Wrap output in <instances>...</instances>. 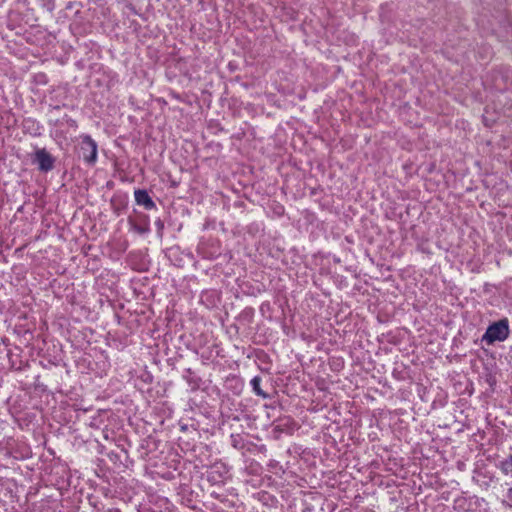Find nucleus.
Segmentation results:
<instances>
[{"label": "nucleus", "mask_w": 512, "mask_h": 512, "mask_svg": "<svg viewBox=\"0 0 512 512\" xmlns=\"http://www.w3.org/2000/svg\"><path fill=\"white\" fill-rule=\"evenodd\" d=\"M510 335L509 320L504 317L491 322L481 337V341L486 345H494L496 342L505 341Z\"/></svg>", "instance_id": "nucleus-1"}, {"label": "nucleus", "mask_w": 512, "mask_h": 512, "mask_svg": "<svg viewBox=\"0 0 512 512\" xmlns=\"http://www.w3.org/2000/svg\"><path fill=\"white\" fill-rule=\"evenodd\" d=\"M30 159L31 163L36 165L41 173H48L55 167L56 157L46 148L35 147Z\"/></svg>", "instance_id": "nucleus-2"}, {"label": "nucleus", "mask_w": 512, "mask_h": 512, "mask_svg": "<svg viewBox=\"0 0 512 512\" xmlns=\"http://www.w3.org/2000/svg\"><path fill=\"white\" fill-rule=\"evenodd\" d=\"M80 139L79 155L87 165L93 166L97 161V143L90 135H82Z\"/></svg>", "instance_id": "nucleus-3"}, {"label": "nucleus", "mask_w": 512, "mask_h": 512, "mask_svg": "<svg viewBox=\"0 0 512 512\" xmlns=\"http://www.w3.org/2000/svg\"><path fill=\"white\" fill-rule=\"evenodd\" d=\"M297 428V423L290 416H284L276 419L274 421L273 433L276 439L279 438L280 434H293L295 429Z\"/></svg>", "instance_id": "nucleus-4"}, {"label": "nucleus", "mask_w": 512, "mask_h": 512, "mask_svg": "<svg viewBox=\"0 0 512 512\" xmlns=\"http://www.w3.org/2000/svg\"><path fill=\"white\" fill-rule=\"evenodd\" d=\"M128 203L129 197L124 192H116L110 200L112 211L117 216H120L128 208Z\"/></svg>", "instance_id": "nucleus-5"}, {"label": "nucleus", "mask_w": 512, "mask_h": 512, "mask_svg": "<svg viewBox=\"0 0 512 512\" xmlns=\"http://www.w3.org/2000/svg\"><path fill=\"white\" fill-rule=\"evenodd\" d=\"M128 224L131 229L140 235H145L150 232V220L149 216L143 213L139 214V221H136L131 216L128 217Z\"/></svg>", "instance_id": "nucleus-6"}, {"label": "nucleus", "mask_w": 512, "mask_h": 512, "mask_svg": "<svg viewBox=\"0 0 512 512\" xmlns=\"http://www.w3.org/2000/svg\"><path fill=\"white\" fill-rule=\"evenodd\" d=\"M135 202L138 206L143 207L145 210L150 211L156 209V203L150 196L146 189H135L134 191Z\"/></svg>", "instance_id": "nucleus-7"}, {"label": "nucleus", "mask_w": 512, "mask_h": 512, "mask_svg": "<svg viewBox=\"0 0 512 512\" xmlns=\"http://www.w3.org/2000/svg\"><path fill=\"white\" fill-rule=\"evenodd\" d=\"M224 388L233 395L239 396L244 389V380L235 374H229L224 381Z\"/></svg>", "instance_id": "nucleus-8"}, {"label": "nucleus", "mask_w": 512, "mask_h": 512, "mask_svg": "<svg viewBox=\"0 0 512 512\" xmlns=\"http://www.w3.org/2000/svg\"><path fill=\"white\" fill-rule=\"evenodd\" d=\"M182 378L187 382L192 392L199 390L203 384L202 378L191 367L183 368Z\"/></svg>", "instance_id": "nucleus-9"}, {"label": "nucleus", "mask_w": 512, "mask_h": 512, "mask_svg": "<svg viewBox=\"0 0 512 512\" xmlns=\"http://www.w3.org/2000/svg\"><path fill=\"white\" fill-rule=\"evenodd\" d=\"M199 253L205 259H216L221 255L219 251V241H212L209 247L208 244H202L199 247Z\"/></svg>", "instance_id": "nucleus-10"}, {"label": "nucleus", "mask_w": 512, "mask_h": 512, "mask_svg": "<svg viewBox=\"0 0 512 512\" xmlns=\"http://www.w3.org/2000/svg\"><path fill=\"white\" fill-rule=\"evenodd\" d=\"M262 378L260 376H255L251 379L250 385L252 387L253 392L257 395L262 397L263 399L270 398V394H268L266 391H264L261 387Z\"/></svg>", "instance_id": "nucleus-11"}, {"label": "nucleus", "mask_w": 512, "mask_h": 512, "mask_svg": "<svg viewBox=\"0 0 512 512\" xmlns=\"http://www.w3.org/2000/svg\"><path fill=\"white\" fill-rule=\"evenodd\" d=\"M230 438H231V445L233 448H235L237 450L252 451V449L249 447L250 443L246 442L240 434H232L230 436Z\"/></svg>", "instance_id": "nucleus-12"}, {"label": "nucleus", "mask_w": 512, "mask_h": 512, "mask_svg": "<svg viewBox=\"0 0 512 512\" xmlns=\"http://www.w3.org/2000/svg\"><path fill=\"white\" fill-rule=\"evenodd\" d=\"M6 351V357L8 358L10 368L16 371L22 370V361H18V354L14 353L11 349H8L7 346H5Z\"/></svg>", "instance_id": "nucleus-13"}, {"label": "nucleus", "mask_w": 512, "mask_h": 512, "mask_svg": "<svg viewBox=\"0 0 512 512\" xmlns=\"http://www.w3.org/2000/svg\"><path fill=\"white\" fill-rule=\"evenodd\" d=\"M253 317L254 309L252 307H246L245 309L242 310V312L239 315V319L247 323H251L253 321Z\"/></svg>", "instance_id": "nucleus-14"}, {"label": "nucleus", "mask_w": 512, "mask_h": 512, "mask_svg": "<svg viewBox=\"0 0 512 512\" xmlns=\"http://www.w3.org/2000/svg\"><path fill=\"white\" fill-rule=\"evenodd\" d=\"M44 9L48 12H53L55 10V0H39Z\"/></svg>", "instance_id": "nucleus-15"}, {"label": "nucleus", "mask_w": 512, "mask_h": 512, "mask_svg": "<svg viewBox=\"0 0 512 512\" xmlns=\"http://www.w3.org/2000/svg\"><path fill=\"white\" fill-rule=\"evenodd\" d=\"M182 355H178L177 357L167 359L168 366L171 367L172 370L177 369V363L182 360Z\"/></svg>", "instance_id": "nucleus-16"}, {"label": "nucleus", "mask_w": 512, "mask_h": 512, "mask_svg": "<svg viewBox=\"0 0 512 512\" xmlns=\"http://www.w3.org/2000/svg\"><path fill=\"white\" fill-rule=\"evenodd\" d=\"M249 447H250V448H251V447H253V448H254L257 452H259V453H263V454H265V453L267 452V448H266V446H265V445H263V444H262V445H257V444L250 443V444H249Z\"/></svg>", "instance_id": "nucleus-17"}, {"label": "nucleus", "mask_w": 512, "mask_h": 512, "mask_svg": "<svg viewBox=\"0 0 512 512\" xmlns=\"http://www.w3.org/2000/svg\"><path fill=\"white\" fill-rule=\"evenodd\" d=\"M155 225L157 227V233L159 236H162V232H163V229H164V222L158 218L156 221H155Z\"/></svg>", "instance_id": "nucleus-18"}, {"label": "nucleus", "mask_w": 512, "mask_h": 512, "mask_svg": "<svg viewBox=\"0 0 512 512\" xmlns=\"http://www.w3.org/2000/svg\"><path fill=\"white\" fill-rule=\"evenodd\" d=\"M34 386H35L36 390L45 391L44 385L40 384V382H39V376L36 377V381L34 383Z\"/></svg>", "instance_id": "nucleus-19"}, {"label": "nucleus", "mask_w": 512, "mask_h": 512, "mask_svg": "<svg viewBox=\"0 0 512 512\" xmlns=\"http://www.w3.org/2000/svg\"><path fill=\"white\" fill-rule=\"evenodd\" d=\"M148 446H149V442L148 440H143V442L141 443L140 445V448L142 449H148Z\"/></svg>", "instance_id": "nucleus-20"}, {"label": "nucleus", "mask_w": 512, "mask_h": 512, "mask_svg": "<svg viewBox=\"0 0 512 512\" xmlns=\"http://www.w3.org/2000/svg\"><path fill=\"white\" fill-rule=\"evenodd\" d=\"M144 381H145V382H151V381H152V375H151V374H149V373H147V374H146V376H145V378H144Z\"/></svg>", "instance_id": "nucleus-21"}, {"label": "nucleus", "mask_w": 512, "mask_h": 512, "mask_svg": "<svg viewBox=\"0 0 512 512\" xmlns=\"http://www.w3.org/2000/svg\"><path fill=\"white\" fill-rule=\"evenodd\" d=\"M313 511V507L307 505L304 509H303V512H312Z\"/></svg>", "instance_id": "nucleus-22"}, {"label": "nucleus", "mask_w": 512, "mask_h": 512, "mask_svg": "<svg viewBox=\"0 0 512 512\" xmlns=\"http://www.w3.org/2000/svg\"><path fill=\"white\" fill-rule=\"evenodd\" d=\"M228 67H229V69H230L231 71H232V70H234V69L236 68V67L233 65V63H232V62H230V63L228 64Z\"/></svg>", "instance_id": "nucleus-23"}, {"label": "nucleus", "mask_w": 512, "mask_h": 512, "mask_svg": "<svg viewBox=\"0 0 512 512\" xmlns=\"http://www.w3.org/2000/svg\"><path fill=\"white\" fill-rule=\"evenodd\" d=\"M178 186V182L172 180L171 181V187H177Z\"/></svg>", "instance_id": "nucleus-24"}]
</instances>
